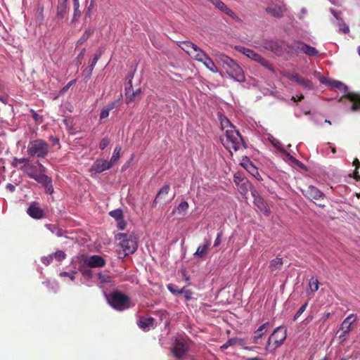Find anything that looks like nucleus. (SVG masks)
Listing matches in <instances>:
<instances>
[{"label":"nucleus","instance_id":"nucleus-59","mask_svg":"<svg viewBox=\"0 0 360 360\" xmlns=\"http://www.w3.org/2000/svg\"><path fill=\"white\" fill-rule=\"evenodd\" d=\"M6 188L8 191H9L10 192H13L15 189V186L11 184H8L6 186Z\"/></svg>","mask_w":360,"mask_h":360},{"label":"nucleus","instance_id":"nucleus-32","mask_svg":"<svg viewBox=\"0 0 360 360\" xmlns=\"http://www.w3.org/2000/svg\"><path fill=\"white\" fill-rule=\"evenodd\" d=\"M189 207L187 201H182L176 207V211L179 214L185 215Z\"/></svg>","mask_w":360,"mask_h":360},{"label":"nucleus","instance_id":"nucleus-62","mask_svg":"<svg viewBox=\"0 0 360 360\" xmlns=\"http://www.w3.org/2000/svg\"><path fill=\"white\" fill-rule=\"evenodd\" d=\"M248 360H264V359L260 357H253V358L248 359Z\"/></svg>","mask_w":360,"mask_h":360},{"label":"nucleus","instance_id":"nucleus-10","mask_svg":"<svg viewBox=\"0 0 360 360\" xmlns=\"http://www.w3.org/2000/svg\"><path fill=\"white\" fill-rule=\"evenodd\" d=\"M112 167L111 163L108 160L98 159L97 160L89 169L91 176L101 173Z\"/></svg>","mask_w":360,"mask_h":360},{"label":"nucleus","instance_id":"nucleus-60","mask_svg":"<svg viewBox=\"0 0 360 360\" xmlns=\"http://www.w3.org/2000/svg\"><path fill=\"white\" fill-rule=\"evenodd\" d=\"M303 98V96H301L300 97H295V96H292V100L294 101V102H297L298 101H300Z\"/></svg>","mask_w":360,"mask_h":360},{"label":"nucleus","instance_id":"nucleus-58","mask_svg":"<svg viewBox=\"0 0 360 360\" xmlns=\"http://www.w3.org/2000/svg\"><path fill=\"white\" fill-rule=\"evenodd\" d=\"M184 294V297L186 300H189L191 298V292L189 290H187L184 288V292L182 293Z\"/></svg>","mask_w":360,"mask_h":360},{"label":"nucleus","instance_id":"nucleus-19","mask_svg":"<svg viewBox=\"0 0 360 360\" xmlns=\"http://www.w3.org/2000/svg\"><path fill=\"white\" fill-rule=\"evenodd\" d=\"M27 214L34 219H39L44 217V211L37 202H32L27 210Z\"/></svg>","mask_w":360,"mask_h":360},{"label":"nucleus","instance_id":"nucleus-53","mask_svg":"<svg viewBox=\"0 0 360 360\" xmlns=\"http://www.w3.org/2000/svg\"><path fill=\"white\" fill-rule=\"evenodd\" d=\"M117 227L119 229H120V230L124 229V228L126 226V223H125L123 217L122 219L117 220Z\"/></svg>","mask_w":360,"mask_h":360},{"label":"nucleus","instance_id":"nucleus-1","mask_svg":"<svg viewBox=\"0 0 360 360\" xmlns=\"http://www.w3.org/2000/svg\"><path fill=\"white\" fill-rule=\"evenodd\" d=\"M12 165L39 184H46L49 181V177L45 174L46 167L39 161L32 162L28 158H15Z\"/></svg>","mask_w":360,"mask_h":360},{"label":"nucleus","instance_id":"nucleus-37","mask_svg":"<svg viewBox=\"0 0 360 360\" xmlns=\"http://www.w3.org/2000/svg\"><path fill=\"white\" fill-rule=\"evenodd\" d=\"M98 279L101 284L110 283L112 281V278L109 275L103 273L98 274Z\"/></svg>","mask_w":360,"mask_h":360},{"label":"nucleus","instance_id":"nucleus-11","mask_svg":"<svg viewBox=\"0 0 360 360\" xmlns=\"http://www.w3.org/2000/svg\"><path fill=\"white\" fill-rule=\"evenodd\" d=\"M236 49L245 55L247 57L261 63L263 65H266L268 63L264 58L252 49L241 46H236Z\"/></svg>","mask_w":360,"mask_h":360},{"label":"nucleus","instance_id":"nucleus-3","mask_svg":"<svg viewBox=\"0 0 360 360\" xmlns=\"http://www.w3.org/2000/svg\"><path fill=\"white\" fill-rule=\"evenodd\" d=\"M287 338V330L283 326H278L271 334L264 347L266 354L274 353L281 347Z\"/></svg>","mask_w":360,"mask_h":360},{"label":"nucleus","instance_id":"nucleus-13","mask_svg":"<svg viewBox=\"0 0 360 360\" xmlns=\"http://www.w3.org/2000/svg\"><path fill=\"white\" fill-rule=\"evenodd\" d=\"M83 264L91 268H100L105 264V261L101 256L92 255L85 257Z\"/></svg>","mask_w":360,"mask_h":360},{"label":"nucleus","instance_id":"nucleus-46","mask_svg":"<svg viewBox=\"0 0 360 360\" xmlns=\"http://www.w3.org/2000/svg\"><path fill=\"white\" fill-rule=\"evenodd\" d=\"M103 50L102 49H100L95 55H94V58L90 61V65H92V67H95L96 64L97 63L98 60H99L102 53H103Z\"/></svg>","mask_w":360,"mask_h":360},{"label":"nucleus","instance_id":"nucleus-49","mask_svg":"<svg viewBox=\"0 0 360 360\" xmlns=\"http://www.w3.org/2000/svg\"><path fill=\"white\" fill-rule=\"evenodd\" d=\"M307 307V303H305L299 309V310L297 311V313L294 316L293 321H295L298 319V317L305 311Z\"/></svg>","mask_w":360,"mask_h":360},{"label":"nucleus","instance_id":"nucleus-55","mask_svg":"<svg viewBox=\"0 0 360 360\" xmlns=\"http://www.w3.org/2000/svg\"><path fill=\"white\" fill-rule=\"evenodd\" d=\"M270 141H271L272 145H274L276 148H277L278 149H281V143H280V141L272 137L271 139H270Z\"/></svg>","mask_w":360,"mask_h":360},{"label":"nucleus","instance_id":"nucleus-40","mask_svg":"<svg viewBox=\"0 0 360 360\" xmlns=\"http://www.w3.org/2000/svg\"><path fill=\"white\" fill-rule=\"evenodd\" d=\"M169 191V186L168 185L164 186L158 192V193L156 195V198L155 199V202H157V200L162 198V196H166Z\"/></svg>","mask_w":360,"mask_h":360},{"label":"nucleus","instance_id":"nucleus-23","mask_svg":"<svg viewBox=\"0 0 360 360\" xmlns=\"http://www.w3.org/2000/svg\"><path fill=\"white\" fill-rule=\"evenodd\" d=\"M306 196L311 199L319 200L323 197V194L317 188L309 186L306 191Z\"/></svg>","mask_w":360,"mask_h":360},{"label":"nucleus","instance_id":"nucleus-18","mask_svg":"<svg viewBox=\"0 0 360 360\" xmlns=\"http://www.w3.org/2000/svg\"><path fill=\"white\" fill-rule=\"evenodd\" d=\"M270 327L269 322H266L260 326L254 333L252 338L255 344H260L261 338L267 333Z\"/></svg>","mask_w":360,"mask_h":360},{"label":"nucleus","instance_id":"nucleus-21","mask_svg":"<svg viewBox=\"0 0 360 360\" xmlns=\"http://www.w3.org/2000/svg\"><path fill=\"white\" fill-rule=\"evenodd\" d=\"M266 11L274 17L281 18L286 11V6L283 4L278 6H269L266 8Z\"/></svg>","mask_w":360,"mask_h":360},{"label":"nucleus","instance_id":"nucleus-34","mask_svg":"<svg viewBox=\"0 0 360 360\" xmlns=\"http://www.w3.org/2000/svg\"><path fill=\"white\" fill-rule=\"evenodd\" d=\"M115 108V103H112L109 104L106 108H103L100 114L101 119H105L109 116L110 111Z\"/></svg>","mask_w":360,"mask_h":360},{"label":"nucleus","instance_id":"nucleus-8","mask_svg":"<svg viewBox=\"0 0 360 360\" xmlns=\"http://www.w3.org/2000/svg\"><path fill=\"white\" fill-rule=\"evenodd\" d=\"M172 351L175 357L178 359L184 357L188 352L186 340L183 338H176Z\"/></svg>","mask_w":360,"mask_h":360},{"label":"nucleus","instance_id":"nucleus-64","mask_svg":"<svg viewBox=\"0 0 360 360\" xmlns=\"http://www.w3.org/2000/svg\"><path fill=\"white\" fill-rule=\"evenodd\" d=\"M84 52H85V49H83L79 54V56H83V55L84 54Z\"/></svg>","mask_w":360,"mask_h":360},{"label":"nucleus","instance_id":"nucleus-15","mask_svg":"<svg viewBox=\"0 0 360 360\" xmlns=\"http://www.w3.org/2000/svg\"><path fill=\"white\" fill-rule=\"evenodd\" d=\"M319 80L322 84L331 88L337 89L344 92H346L347 90L346 85L340 81L326 78L324 77H321Z\"/></svg>","mask_w":360,"mask_h":360},{"label":"nucleus","instance_id":"nucleus-27","mask_svg":"<svg viewBox=\"0 0 360 360\" xmlns=\"http://www.w3.org/2000/svg\"><path fill=\"white\" fill-rule=\"evenodd\" d=\"M283 266L282 258L276 257L271 260L269 264V269L271 272L279 271Z\"/></svg>","mask_w":360,"mask_h":360},{"label":"nucleus","instance_id":"nucleus-54","mask_svg":"<svg viewBox=\"0 0 360 360\" xmlns=\"http://www.w3.org/2000/svg\"><path fill=\"white\" fill-rule=\"evenodd\" d=\"M94 67H92V65H89L84 70V75H86V77H89L91 76L92 72H93V70H94Z\"/></svg>","mask_w":360,"mask_h":360},{"label":"nucleus","instance_id":"nucleus-63","mask_svg":"<svg viewBox=\"0 0 360 360\" xmlns=\"http://www.w3.org/2000/svg\"><path fill=\"white\" fill-rule=\"evenodd\" d=\"M354 165H355L356 166H357V165H360V162H359V161L357 159H356V160L354 161Z\"/></svg>","mask_w":360,"mask_h":360},{"label":"nucleus","instance_id":"nucleus-5","mask_svg":"<svg viewBox=\"0 0 360 360\" xmlns=\"http://www.w3.org/2000/svg\"><path fill=\"white\" fill-rule=\"evenodd\" d=\"M115 239L124 255L133 254L137 249V238L133 233H118L115 236Z\"/></svg>","mask_w":360,"mask_h":360},{"label":"nucleus","instance_id":"nucleus-33","mask_svg":"<svg viewBox=\"0 0 360 360\" xmlns=\"http://www.w3.org/2000/svg\"><path fill=\"white\" fill-rule=\"evenodd\" d=\"M219 120L222 130L226 131V130H229L231 127H234L226 117L220 116Z\"/></svg>","mask_w":360,"mask_h":360},{"label":"nucleus","instance_id":"nucleus-48","mask_svg":"<svg viewBox=\"0 0 360 360\" xmlns=\"http://www.w3.org/2000/svg\"><path fill=\"white\" fill-rule=\"evenodd\" d=\"M110 140L108 137H105L101 139L99 143V148L101 150H104L110 143Z\"/></svg>","mask_w":360,"mask_h":360},{"label":"nucleus","instance_id":"nucleus-57","mask_svg":"<svg viewBox=\"0 0 360 360\" xmlns=\"http://www.w3.org/2000/svg\"><path fill=\"white\" fill-rule=\"evenodd\" d=\"M74 8H75V15H79V1L78 0H74Z\"/></svg>","mask_w":360,"mask_h":360},{"label":"nucleus","instance_id":"nucleus-43","mask_svg":"<svg viewBox=\"0 0 360 360\" xmlns=\"http://www.w3.org/2000/svg\"><path fill=\"white\" fill-rule=\"evenodd\" d=\"M167 288L173 294H182L184 292V288L179 289L176 285L173 284L168 285Z\"/></svg>","mask_w":360,"mask_h":360},{"label":"nucleus","instance_id":"nucleus-39","mask_svg":"<svg viewBox=\"0 0 360 360\" xmlns=\"http://www.w3.org/2000/svg\"><path fill=\"white\" fill-rule=\"evenodd\" d=\"M92 34V31L91 30H86L82 36L77 41V45H81L84 44Z\"/></svg>","mask_w":360,"mask_h":360},{"label":"nucleus","instance_id":"nucleus-38","mask_svg":"<svg viewBox=\"0 0 360 360\" xmlns=\"http://www.w3.org/2000/svg\"><path fill=\"white\" fill-rule=\"evenodd\" d=\"M46 227L52 233L56 234L58 237L63 236V231L58 229L56 225L46 224Z\"/></svg>","mask_w":360,"mask_h":360},{"label":"nucleus","instance_id":"nucleus-51","mask_svg":"<svg viewBox=\"0 0 360 360\" xmlns=\"http://www.w3.org/2000/svg\"><path fill=\"white\" fill-rule=\"evenodd\" d=\"M47 190V192L49 193H52L53 192V188L51 185V180L49 178V181L46 184H41Z\"/></svg>","mask_w":360,"mask_h":360},{"label":"nucleus","instance_id":"nucleus-47","mask_svg":"<svg viewBox=\"0 0 360 360\" xmlns=\"http://www.w3.org/2000/svg\"><path fill=\"white\" fill-rule=\"evenodd\" d=\"M80 271L85 278L90 279L93 277V271L91 269L83 268Z\"/></svg>","mask_w":360,"mask_h":360},{"label":"nucleus","instance_id":"nucleus-52","mask_svg":"<svg viewBox=\"0 0 360 360\" xmlns=\"http://www.w3.org/2000/svg\"><path fill=\"white\" fill-rule=\"evenodd\" d=\"M53 259V255H49V256L47 257H41V262L45 264V265H49L51 262L52 261Z\"/></svg>","mask_w":360,"mask_h":360},{"label":"nucleus","instance_id":"nucleus-29","mask_svg":"<svg viewBox=\"0 0 360 360\" xmlns=\"http://www.w3.org/2000/svg\"><path fill=\"white\" fill-rule=\"evenodd\" d=\"M332 13L338 20L337 26L339 27V30L343 32L344 33H348L349 32V28L348 25L343 20L339 18L338 13L336 12L332 11Z\"/></svg>","mask_w":360,"mask_h":360},{"label":"nucleus","instance_id":"nucleus-61","mask_svg":"<svg viewBox=\"0 0 360 360\" xmlns=\"http://www.w3.org/2000/svg\"><path fill=\"white\" fill-rule=\"evenodd\" d=\"M287 156L289 158L290 160H291L293 162H295L296 164H299V161L295 159L292 156L290 155L289 154H287Z\"/></svg>","mask_w":360,"mask_h":360},{"label":"nucleus","instance_id":"nucleus-42","mask_svg":"<svg viewBox=\"0 0 360 360\" xmlns=\"http://www.w3.org/2000/svg\"><path fill=\"white\" fill-rule=\"evenodd\" d=\"M216 8L222 12L226 5L221 0H209Z\"/></svg>","mask_w":360,"mask_h":360},{"label":"nucleus","instance_id":"nucleus-20","mask_svg":"<svg viewBox=\"0 0 360 360\" xmlns=\"http://www.w3.org/2000/svg\"><path fill=\"white\" fill-rule=\"evenodd\" d=\"M356 321V316L354 314L349 315L342 322L341 325V330H342V335H340V338L345 336L348 334L352 329V325L353 323Z\"/></svg>","mask_w":360,"mask_h":360},{"label":"nucleus","instance_id":"nucleus-14","mask_svg":"<svg viewBox=\"0 0 360 360\" xmlns=\"http://www.w3.org/2000/svg\"><path fill=\"white\" fill-rule=\"evenodd\" d=\"M179 46L193 59H195V56L198 55V53L202 51V49L195 44L188 41H181Z\"/></svg>","mask_w":360,"mask_h":360},{"label":"nucleus","instance_id":"nucleus-6","mask_svg":"<svg viewBox=\"0 0 360 360\" xmlns=\"http://www.w3.org/2000/svg\"><path fill=\"white\" fill-rule=\"evenodd\" d=\"M106 298L108 304L118 311H123L134 305L128 296L117 291L110 293Z\"/></svg>","mask_w":360,"mask_h":360},{"label":"nucleus","instance_id":"nucleus-22","mask_svg":"<svg viewBox=\"0 0 360 360\" xmlns=\"http://www.w3.org/2000/svg\"><path fill=\"white\" fill-rule=\"evenodd\" d=\"M347 98L352 104L350 110L352 112L360 111V95L357 94H348Z\"/></svg>","mask_w":360,"mask_h":360},{"label":"nucleus","instance_id":"nucleus-45","mask_svg":"<svg viewBox=\"0 0 360 360\" xmlns=\"http://www.w3.org/2000/svg\"><path fill=\"white\" fill-rule=\"evenodd\" d=\"M53 258H55L58 261H61L65 258V254L63 251L58 250L55 253L51 254Z\"/></svg>","mask_w":360,"mask_h":360},{"label":"nucleus","instance_id":"nucleus-7","mask_svg":"<svg viewBox=\"0 0 360 360\" xmlns=\"http://www.w3.org/2000/svg\"><path fill=\"white\" fill-rule=\"evenodd\" d=\"M49 150L48 143L42 139H36L29 143L27 146V154L32 157L44 158Z\"/></svg>","mask_w":360,"mask_h":360},{"label":"nucleus","instance_id":"nucleus-25","mask_svg":"<svg viewBox=\"0 0 360 360\" xmlns=\"http://www.w3.org/2000/svg\"><path fill=\"white\" fill-rule=\"evenodd\" d=\"M129 84H130V87L126 89V101L127 103L132 102L136 96L140 95L141 91V89H138L135 91H131V81L129 82Z\"/></svg>","mask_w":360,"mask_h":360},{"label":"nucleus","instance_id":"nucleus-30","mask_svg":"<svg viewBox=\"0 0 360 360\" xmlns=\"http://www.w3.org/2000/svg\"><path fill=\"white\" fill-rule=\"evenodd\" d=\"M121 150H122V148H121V146H117L115 148L112 155L110 158V160L108 161L109 162L111 163V166H112L115 163H116L118 161V160L120 159Z\"/></svg>","mask_w":360,"mask_h":360},{"label":"nucleus","instance_id":"nucleus-4","mask_svg":"<svg viewBox=\"0 0 360 360\" xmlns=\"http://www.w3.org/2000/svg\"><path fill=\"white\" fill-rule=\"evenodd\" d=\"M221 141L231 153L232 150L237 151L243 146V139L235 127L226 130V134L221 136Z\"/></svg>","mask_w":360,"mask_h":360},{"label":"nucleus","instance_id":"nucleus-41","mask_svg":"<svg viewBox=\"0 0 360 360\" xmlns=\"http://www.w3.org/2000/svg\"><path fill=\"white\" fill-rule=\"evenodd\" d=\"M109 214L116 219V221L123 217L122 211L120 209H117L110 212Z\"/></svg>","mask_w":360,"mask_h":360},{"label":"nucleus","instance_id":"nucleus-16","mask_svg":"<svg viewBox=\"0 0 360 360\" xmlns=\"http://www.w3.org/2000/svg\"><path fill=\"white\" fill-rule=\"evenodd\" d=\"M283 75L289 80L294 81V82H297V84H299L306 88L310 89L312 87L311 82L309 79H304V78L300 77V75H298L297 74H292L290 72H285L283 74Z\"/></svg>","mask_w":360,"mask_h":360},{"label":"nucleus","instance_id":"nucleus-50","mask_svg":"<svg viewBox=\"0 0 360 360\" xmlns=\"http://www.w3.org/2000/svg\"><path fill=\"white\" fill-rule=\"evenodd\" d=\"M75 274H76L75 271H73L72 273L63 271V272L60 273V276H61V277L67 276V277H69L70 280L73 281L75 278Z\"/></svg>","mask_w":360,"mask_h":360},{"label":"nucleus","instance_id":"nucleus-12","mask_svg":"<svg viewBox=\"0 0 360 360\" xmlns=\"http://www.w3.org/2000/svg\"><path fill=\"white\" fill-rule=\"evenodd\" d=\"M195 60L202 63L203 65L211 72L214 73L218 72L219 70L213 60L202 50L200 53H198V55L195 56Z\"/></svg>","mask_w":360,"mask_h":360},{"label":"nucleus","instance_id":"nucleus-2","mask_svg":"<svg viewBox=\"0 0 360 360\" xmlns=\"http://www.w3.org/2000/svg\"><path fill=\"white\" fill-rule=\"evenodd\" d=\"M218 63L226 70V72L234 80L239 82L245 81V75L242 68L233 59L225 54L217 53L214 55Z\"/></svg>","mask_w":360,"mask_h":360},{"label":"nucleus","instance_id":"nucleus-56","mask_svg":"<svg viewBox=\"0 0 360 360\" xmlns=\"http://www.w3.org/2000/svg\"><path fill=\"white\" fill-rule=\"evenodd\" d=\"M221 236H222V233H219L217 236V238L216 239L214 240V247H217L218 245H219V244L221 243Z\"/></svg>","mask_w":360,"mask_h":360},{"label":"nucleus","instance_id":"nucleus-9","mask_svg":"<svg viewBox=\"0 0 360 360\" xmlns=\"http://www.w3.org/2000/svg\"><path fill=\"white\" fill-rule=\"evenodd\" d=\"M291 49L292 52L296 53L302 52L310 56L319 55V51L314 47L300 41H294L291 45Z\"/></svg>","mask_w":360,"mask_h":360},{"label":"nucleus","instance_id":"nucleus-44","mask_svg":"<svg viewBox=\"0 0 360 360\" xmlns=\"http://www.w3.org/2000/svg\"><path fill=\"white\" fill-rule=\"evenodd\" d=\"M223 13L231 17V18L240 21V18L236 15V14L227 6L225 7L224 10L222 11Z\"/></svg>","mask_w":360,"mask_h":360},{"label":"nucleus","instance_id":"nucleus-28","mask_svg":"<svg viewBox=\"0 0 360 360\" xmlns=\"http://www.w3.org/2000/svg\"><path fill=\"white\" fill-rule=\"evenodd\" d=\"M255 205L258 207V209L264 212V214H267L269 212V210L267 208L265 202L264 200L260 197H257L255 198L254 200Z\"/></svg>","mask_w":360,"mask_h":360},{"label":"nucleus","instance_id":"nucleus-26","mask_svg":"<svg viewBox=\"0 0 360 360\" xmlns=\"http://www.w3.org/2000/svg\"><path fill=\"white\" fill-rule=\"evenodd\" d=\"M154 319L151 317L141 319L138 321V326L143 330H148L153 326Z\"/></svg>","mask_w":360,"mask_h":360},{"label":"nucleus","instance_id":"nucleus-31","mask_svg":"<svg viewBox=\"0 0 360 360\" xmlns=\"http://www.w3.org/2000/svg\"><path fill=\"white\" fill-rule=\"evenodd\" d=\"M242 340L238 338H231L226 343L221 346L222 350L226 349L229 347L234 345H242Z\"/></svg>","mask_w":360,"mask_h":360},{"label":"nucleus","instance_id":"nucleus-35","mask_svg":"<svg viewBox=\"0 0 360 360\" xmlns=\"http://www.w3.org/2000/svg\"><path fill=\"white\" fill-rule=\"evenodd\" d=\"M309 290L311 292H316L319 290V281L314 277L311 278L309 281Z\"/></svg>","mask_w":360,"mask_h":360},{"label":"nucleus","instance_id":"nucleus-24","mask_svg":"<svg viewBox=\"0 0 360 360\" xmlns=\"http://www.w3.org/2000/svg\"><path fill=\"white\" fill-rule=\"evenodd\" d=\"M210 245V240H205V243L203 245H199L194 255L198 257H203L208 250L209 246Z\"/></svg>","mask_w":360,"mask_h":360},{"label":"nucleus","instance_id":"nucleus-36","mask_svg":"<svg viewBox=\"0 0 360 360\" xmlns=\"http://www.w3.org/2000/svg\"><path fill=\"white\" fill-rule=\"evenodd\" d=\"M67 6L65 1L61 4H60L57 8V16L60 18H63L66 13Z\"/></svg>","mask_w":360,"mask_h":360},{"label":"nucleus","instance_id":"nucleus-17","mask_svg":"<svg viewBox=\"0 0 360 360\" xmlns=\"http://www.w3.org/2000/svg\"><path fill=\"white\" fill-rule=\"evenodd\" d=\"M241 165L255 179L257 180H262V177L258 172L257 168L248 158H245L243 160Z\"/></svg>","mask_w":360,"mask_h":360}]
</instances>
